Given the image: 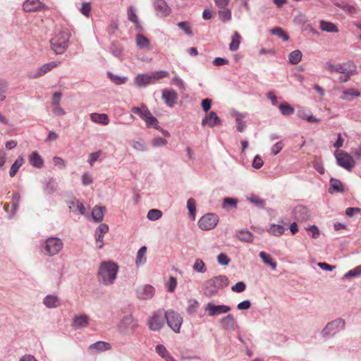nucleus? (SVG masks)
I'll list each match as a JSON object with an SVG mask.
<instances>
[{"label": "nucleus", "instance_id": "55", "mask_svg": "<svg viewBox=\"0 0 361 361\" xmlns=\"http://www.w3.org/2000/svg\"><path fill=\"white\" fill-rule=\"evenodd\" d=\"M189 305L187 308V312L189 314H192L195 313L197 310V308L199 307V302L197 300L195 299H190L188 301Z\"/></svg>", "mask_w": 361, "mask_h": 361}, {"label": "nucleus", "instance_id": "46", "mask_svg": "<svg viewBox=\"0 0 361 361\" xmlns=\"http://www.w3.org/2000/svg\"><path fill=\"white\" fill-rule=\"evenodd\" d=\"M187 209L189 211V216L192 219L195 218L196 213V202L193 198H190L187 201Z\"/></svg>", "mask_w": 361, "mask_h": 361}, {"label": "nucleus", "instance_id": "8", "mask_svg": "<svg viewBox=\"0 0 361 361\" xmlns=\"http://www.w3.org/2000/svg\"><path fill=\"white\" fill-rule=\"evenodd\" d=\"M164 317L169 326L175 332H179L183 323L181 316L174 311L169 310L164 312Z\"/></svg>", "mask_w": 361, "mask_h": 361}, {"label": "nucleus", "instance_id": "12", "mask_svg": "<svg viewBox=\"0 0 361 361\" xmlns=\"http://www.w3.org/2000/svg\"><path fill=\"white\" fill-rule=\"evenodd\" d=\"M164 312L158 311L154 313L149 322V328L154 331L161 329L164 324Z\"/></svg>", "mask_w": 361, "mask_h": 361}, {"label": "nucleus", "instance_id": "27", "mask_svg": "<svg viewBox=\"0 0 361 361\" xmlns=\"http://www.w3.org/2000/svg\"><path fill=\"white\" fill-rule=\"evenodd\" d=\"M106 212L105 207L95 206L92 211V217L95 222H100L104 219Z\"/></svg>", "mask_w": 361, "mask_h": 361}, {"label": "nucleus", "instance_id": "16", "mask_svg": "<svg viewBox=\"0 0 361 361\" xmlns=\"http://www.w3.org/2000/svg\"><path fill=\"white\" fill-rule=\"evenodd\" d=\"M161 98L168 106L172 107L176 104L178 94L173 90L164 89L162 90Z\"/></svg>", "mask_w": 361, "mask_h": 361}, {"label": "nucleus", "instance_id": "4", "mask_svg": "<svg viewBox=\"0 0 361 361\" xmlns=\"http://www.w3.org/2000/svg\"><path fill=\"white\" fill-rule=\"evenodd\" d=\"M69 38L68 32L66 31L59 32L50 40L51 49L56 54L64 53L68 47Z\"/></svg>", "mask_w": 361, "mask_h": 361}, {"label": "nucleus", "instance_id": "60", "mask_svg": "<svg viewBox=\"0 0 361 361\" xmlns=\"http://www.w3.org/2000/svg\"><path fill=\"white\" fill-rule=\"evenodd\" d=\"M102 154V150H98L95 152H92L89 155L88 163L92 166L95 161H98L101 155Z\"/></svg>", "mask_w": 361, "mask_h": 361}, {"label": "nucleus", "instance_id": "7", "mask_svg": "<svg viewBox=\"0 0 361 361\" xmlns=\"http://www.w3.org/2000/svg\"><path fill=\"white\" fill-rule=\"evenodd\" d=\"M335 157L336 158L337 163L340 166L348 171H352L355 162L349 154L343 150H337L335 152Z\"/></svg>", "mask_w": 361, "mask_h": 361}, {"label": "nucleus", "instance_id": "29", "mask_svg": "<svg viewBox=\"0 0 361 361\" xmlns=\"http://www.w3.org/2000/svg\"><path fill=\"white\" fill-rule=\"evenodd\" d=\"M68 207L70 210L73 213H78L80 214H85V207L78 200H74L69 202Z\"/></svg>", "mask_w": 361, "mask_h": 361}, {"label": "nucleus", "instance_id": "30", "mask_svg": "<svg viewBox=\"0 0 361 361\" xmlns=\"http://www.w3.org/2000/svg\"><path fill=\"white\" fill-rule=\"evenodd\" d=\"M29 161L32 166L40 169L44 165V161L41 156L37 152H33L29 157Z\"/></svg>", "mask_w": 361, "mask_h": 361}, {"label": "nucleus", "instance_id": "24", "mask_svg": "<svg viewBox=\"0 0 361 361\" xmlns=\"http://www.w3.org/2000/svg\"><path fill=\"white\" fill-rule=\"evenodd\" d=\"M111 348V344L104 341H97L90 345L89 350L94 353H101L110 350Z\"/></svg>", "mask_w": 361, "mask_h": 361}, {"label": "nucleus", "instance_id": "61", "mask_svg": "<svg viewBox=\"0 0 361 361\" xmlns=\"http://www.w3.org/2000/svg\"><path fill=\"white\" fill-rule=\"evenodd\" d=\"M361 276V265L356 267L355 268L348 271L345 275V278L349 277H357Z\"/></svg>", "mask_w": 361, "mask_h": 361}, {"label": "nucleus", "instance_id": "43", "mask_svg": "<svg viewBox=\"0 0 361 361\" xmlns=\"http://www.w3.org/2000/svg\"><path fill=\"white\" fill-rule=\"evenodd\" d=\"M302 52L300 50L293 51L289 54L288 61L291 64H298L302 59Z\"/></svg>", "mask_w": 361, "mask_h": 361}, {"label": "nucleus", "instance_id": "26", "mask_svg": "<svg viewBox=\"0 0 361 361\" xmlns=\"http://www.w3.org/2000/svg\"><path fill=\"white\" fill-rule=\"evenodd\" d=\"M135 83L136 86L139 87H146L147 85L152 84V78L150 74H138L135 78Z\"/></svg>", "mask_w": 361, "mask_h": 361}, {"label": "nucleus", "instance_id": "15", "mask_svg": "<svg viewBox=\"0 0 361 361\" xmlns=\"http://www.w3.org/2000/svg\"><path fill=\"white\" fill-rule=\"evenodd\" d=\"M154 288L149 285H144L140 286L136 290L138 298L141 300H149L154 296Z\"/></svg>", "mask_w": 361, "mask_h": 361}, {"label": "nucleus", "instance_id": "40", "mask_svg": "<svg viewBox=\"0 0 361 361\" xmlns=\"http://www.w3.org/2000/svg\"><path fill=\"white\" fill-rule=\"evenodd\" d=\"M320 28L323 31L329 32H338V29L336 25L331 22H326L324 20L320 21Z\"/></svg>", "mask_w": 361, "mask_h": 361}, {"label": "nucleus", "instance_id": "5", "mask_svg": "<svg viewBox=\"0 0 361 361\" xmlns=\"http://www.w3.org/2000/svg\"><path fill=\"white\" fill-rule=\"evenodd\" d=\"M137 321L132 314L125 315L118 324V331L124 335L132 334L137 328Z\"/></svg>", "mask_w": 361, "mask_h": 361}, {"label": "nucleus", "instance_id": "11", "mask_svg": "<svg viewBox=\"0 0 361 361\" xmlns=\"http://www.w3.org/2000/svg\"><path fill=\"white\" fill-rule=\"evenodd\" d=\"M231 310V307L224 305H214L209 302L204 307V311L210 317H215L221 314L227 313Z\"/></svg>", "mask_w": 361, "mask_h": 361}, {"label": "nucleus", "instance_id": "38", "mask_svg": "<svg viewBox=\"0 0 361 361\" xmlns=\"http://www.w3.org/2000/svg\"><path fill=\"white\" fill-rule=\"evenodd\" d=\"M135 43L140 49H148L150 45L149 40L141 34H138L135 37Z\"/></svg>", "mask_w": 361, "mask_h": 361}, {"label": "nucleus", "instance_id": "19", "mask_svg": "<svg viewBox=\"0 0 361 361\" xmlns=\"http://www.w3.org/2000/svg\"><path fill=\"white\" fill-rule=\"evenodd\" d=\"M153 4L155 10L161 16L166 17L171 13V8L165 0H153Z\"/></svg>", "mask_w": 361, "mask_h": 361}, {"label": "nucleus", "instance_id": "52", "mask_svg": "<svg viewBox=\"0 0 361 361\" xmlns=\"http://www.w3.org/2000/svg\"><path fill=\"white\" fill-rule=\"evenodd\" d=\"M272 35L277 36L281 39L283 42H286L289 39V36L284 32L281 27H275L272 29Z\"/></svg>", "mask_w": 361, "mask_h": 361}, {"label": "nucleus", "instance_id": "64", "mask_svg": "<svg viewBox=\"0 0 361 361\" xmlns=\"http://www.w3.org/2000/svg\"><path fill=\"white\" fill-rule=\"evenodd\" d=\"M82 183L84 186H87L92 183L93 178L89 172H85L82 176Z\"/></svg>", "mask_w": 361, "mask_h": 361}, {"label": "nucleus", "instance_id": "32", "mask_svg": "<svg viewBox=\"0 0 361 361\" xmlns=\"http://www.w3.org/2000/svg\"><path fill=\"white\" fill-rule=\"evenodd\" d=\"M128 18L135 24L137 30H141L142 27L138 20L137 16L136 15L135 8L132 6H129L128 8Z\"/></svg>", "mask_w": 361, "mask_h": 361}, {"label": "nucleus", "instance_id": "31", "mask_svg": "<svg viewBox=\"0 0 361 361\" xmlns=\"http://www.w3.org/2000/svg\"><path fill=\"white\" fill-rule=\"evenodd\" d=\"M221 324L226 329L233 330L235 327V321L233 315L228 314L221 319Z\"/></svg>", "mask_w": 361, "mask_h": 361}, {"label": "nucleus", "instance_id": "62", "mask_svg": "<svg viewBox=\"0 0 361 361\" xmlns=\"http://www.w3.org/2000/svg\"><path fill=\"white\" fill-rule=\"evenodd\" d=\"M247 200L259 208H263L264 207V201L255 195H252L250 197H248Z\"/></svg>", "mask_w": 361, "mask_h": 361}, {"label": "nucleus", "instance_id": "45", "mask_svg": "<svg viewBox=\"0 0 361 361\" xmlns=\"http://www.w3.org/2000/svg\"><path fill=\"white\" fill-rule=\"evenodd\" d=\"M108 76L114 83L118 85H123L128 80L127 77L116 75L111 72L108 73Z\"/></svg>", "mask_w": 361, "mask_h": 361}, {"label": "nucleus", "instance_id": "34", "mask_svg": "<svg viewBox=\"0 0 361 361\" xmlns=\"http://www.w3.org/2000/svg\"><path fill=\"white\" fill-rule=\"evenodd\" d=\"M131 112L133 114L138 115L142 120L147 117V115L149 112V110L145 104H142L140 106H133L131 108Z\"/></svg>", "mask_w": 361, "mask_h": 361}, {"label": "nucleus", "instance_id": "44", "mask_svg": "<svg viewBox=\"0 0 361 361\" xmlns=\"http://www.w3.org/2000/svg\"><path fill=\"white\" fill-rule=\"evenodd\" d=\"M192 269L194 271L204 274L207 271V267L204 262L201 259H197L195 262V264L192 266Z\"/></svg>", "mask_w": 361, "mask_h": 361}, {"label": "nucleus", "instance_id": "13", "mask_svg": "<svg viewBox=\"0 0 361 361\" xmlns=\"http://www.w3.org/2000/svg\"><path fill=\"white\" fill-rule=\"evenodd\" d=\"M47 8L39 0H26L23 5V11L25 12H35L39 10H45Z\"/></svg>", "mask_w": 361, "mask_h": 361}, {"label": "nucleus", "instance_id": "56", "mask_svg": "<svg viewBox=\"0 0 361 361\" xmlns=\"http://www.w3.org/2000/svg\"><path fill=\"white\" fill-rule=\"evenodd\" d=\"M20 201V194L18 192H14L13 195L12 201H11V204H12V207H13V213H12L11 217L12 216H13L15 214L16 212L17 211Z\"/></svg>", "mask_w": 361, "mask_h": 361}, {"label": "nucleus", "instance_id": "35", "mask_svg": "<svg viewBox=\"0 0 361 361\" xmlns=\"http://www.w3.org/2000/svg\"><path fill=\"white\" fill-rule=\"evenodd\" d=\"M91 120L97 123L107 125L109 123V117L105 114L92 113L90 114Z\"/></svg>", "mask_w": 361, "mask_h": 361}, {"label": "nucleus", "instance_id": "53", "mask_svg": "<svg viewBox=\"0 0 361 361\" xmlns=\"http://www.w3.org/2000/svg\"><path fill=\"white\" fill-rule=\"evenodd\" d=\"M238 204V200L235 198L226 197L223 201V208H236Z\"/></svg>", "mask_w": 361, "mask_h": 361}, {"label": "nucleus", "instance_id": "54", "mask_svg": "<svg viewBox=\"0 0 361 361\" xmlns=\"http://www.w3.org/2000/svg\"><path fill=\"white\" fill-rule=\"evenodd\" d=\"M219 16L223 21H228L231 19V11L227 7L224 8H219Z\"/></svg>", "mask_w": 361, "mask_h": 361}, {"label": "nucleus", "instance_id": "6", "mask_svg": "<svg viewBox=\"0 0 361 361\" xmlns=\"http://www.w3.org/2000/svg\"><path fill=\"white\" fill-rule=\"evenodd\" d=\"M324 68L327 71L330 73L336 72L345 75H353L356 71V66L352 62L337 64L327 62L325 64Z\"/></svg>", "mask_w": 361, "mask_h": 361}, {"label": "nucleus", "instance_id": "2", "mask_svg": "<svg viewBox=\"0 0 361 361\" xmlns=\"http://www.w3.org/2000/svg\"><path fill=\"white\" fill-rule=\"evenodd\" d=\"M229 280L227 276L219 275L206 281L203 285L204 295L207 298H212L218 292L228 285Z\"/></svg>", "mask_w": 361, "mask_h": 361}, {"label": "nucleus", "instance_id": "50", "mask_svg": "<svg viewBox=\"0 0 361 361\" xmlns=\"http://www.w3.org/2000/svg\"><path fill=\"white\" fill-rule=\"evenodd\" d=\"M130 145L136 151L145 152L147 150V148L142 140H132Z\"/></svg>", "mask_w": 361, "mask_h": 361}, {"label": "nucleus", "instance_id": "42", "mask_svg": "<svg viewBox=\"0 0 361 361\" xmlns=\"http://www.w3.org/2000/svg\"><path fill=\"white\" fill-rule=\"evenodd\" d=\"M23 163H24L23 158L22 157H19L15 161V162L12 164V166L11 167V169L9 171L10 176L13 177L18 172L19 168L23 164Z\"/></svg>", "mask_w": 361, "mask_h": 361}, {"label": "nucleus", "instance_id": "3", "mask_svg": "<svg viewBox=\"0 0 361 361\" xmlns=\"http://www.w3.org/2000/svg\"><path fill=\"white\" fill-rule=\"evenodd\" d=\"M63 243L58 237H49L44 240L42 244V252L44 255L53 257L59 253L63 249Z\"/></svg>", "mask_w": 361, "mask_h": 361}, {"label": "nucleus", "instance_id": "51", "mask_svg": "<svg viewBox=\"0 0 361 361\" xmlns=\"http://www.w3.org/2000/svg\"><path fill=\"white\" fill-rule=\"evenodd\" d=\"M162 216L161 210L157 209H150L147 215V217L150 221H157Z\"/></svg>", "mask_w": 361, "mask_h": 361}, {"label": "nucleus", "instance_id": "21", "mask_svg": "<svg viewBox=\"0 0 361 361\" xmlns=\"http://www.w3.org/2000/svg\"><path fill=\"white\" fill-rule=\"evenodd\" d=\"M360 96L361 93L357 89L348 88L342 91L340 99L343 101L350 102Z\"/></svg>", "mask_w": 361, "mask_h": 361}, {"label": "nucleus", "instance_id": "28", "mask_svg": "<svg viewBox=\"0 0 361 361\" xmlns=\"http://www.w3.org/2000/svg\"><path fill=\"white\" fill-rule=\"evenodd\" d=\"M235 237L245 243H251L253 240V235L247 230H240L235 233Z\"/></svg>", "mask_w": 361, "mask_h": 361}, {"label": "nucleus", "instance_id": "57", "mask_svg": "<svg viewBox=\"0 0 361 361\" xmlns=\"http://www.w3.org/2000/svg\"><path fill=\"white\" fill-rule=\"evenodd\" d=\"M8 82L4 80H0V101L6 99V92L8 90Z\"/></svg>", "mask_w": 361, "mask_h": 361}, {"label": "nucleus", "instance_id": "63", "mask_svg": "<svg viewBox=\"0 0 361 361\" xmlns=\"http://www.w3.org/2000/svg\"><path fill=\"white\" fill-rule=\"evenodd\" d=\"M167 144V140L161 137H154L152 140V145L154 147H164Z\"/></svg>", "mask_w": 361, "mask_h": 361}, {"label": "nucleus", "instance_id": "39", "mask_svg": "<svg viewBox=\"0 0 361 361\" xmlns=\"http://www.w3.org/2000/svg\"><path fill=\"white\" fill-rule=\"evenodd\" d=\"M144 121L146 123V126L147 128H154L156 129H159V127L158 126V120L157 118H155L149 111L148 114L147 115V117L144 118Z\"/></svg>", "mask_w": 361, "mask_h": 361}, {"label": "nucleus", "instance_id": "47", "mask_svg": "<svg viewBox=\"0 0 361 361\" xmlns=\"http://www.w3.org/2000/svg\"><path fill=\"white\" fill-rule=\"evenodd\" d=\"M111 53L116 57L120 58L122 55L123 47L118 42H113L110 47Z\"/></svg>", "mask_w": 361, "mask_h": 361}, {"label": "nucleus", "instance_id": "17", "mask_svg": "<svg viewBox=\"0 0 361 361\" xmlns=\"http://www.w3.org/2000/svg\"><path fill=\"white\" fill-rule=\"evenodd\" d=\"M221 119L217 116L216 112L211 111L209 114L206 115L202 120V126H207L210 128H213L216 126L221 125Z\"/></svg>", "mask_w": 361, "mask_h": 361}, {"label": "nucleus", "instance_id": "14", "mask_svg": "<svg viewBox=\"0 0 361 361\" xmlns=\"http://www.w3.org/2000/svg\"><path fill=\"white\" fill-rule=\"evenodd\" d=\"M109 227L106 224H101L95 230V240L96 245L99 249L104 246L103 238L104 235L109 231Z\"/></svg>", "mask_w": 361, "mask_h": 361}, {"label": "nucleus", "instance_id": "41", "mask_svg": "<svg viewBox=\"0 0 361 361\" xmlns=\"http://www.w3.org/2000/svg\"><path fill=\"white\" fill-rule=\"evenodd\" d=\"M240 43V35L238 32H235L232 36L231 42L229 44V49L232 51H236L239 48Z\"/></svg>", "mask_w": 361, "mask_h": 361}, {"label": "nucleus", "instance_id": "58", "mask_svg": "<svg viewBox=\"0 0 361 361\" xmlns=\"http://www.w3.org/2000/svg\"><path fill=\"white\" fill-rule=\"evenodd\" d=\"M56 183L52 180H49L45 184L44 190L47 194H51L56 191Z\"/></svg>", "mask_w": 361, "mask_h": 361}, {"label": "nucleus", "instance_id": "25", "mask_svg": "<svg viewBox=\"0 0 361 361\" xmlns=\"http://www.w3.org/2000/svg\"><path fill=\"white\" fill-rule=\"evenodd\" d=\"M43 304L47 308H56L61 305V301L59 297L56 295H47L43 299Z\"/></svg>", "mask_w": 361, "mask_h": 361}, {"label": "nucleus", "instance_id": "18", "mask_svg": "<svg viewBox=\"0 0 361 361\" xmlns=\"http://www.w3.org/2000/svg\"><path fill=\"white\" fill-rule=\"evenodd\" d=\"M272 105L277 106L281 114L283 116H290L295 111L294 108L287 102H281L278 104L275 96L272 95Z\"/></svg>", "mask_w": 361, "mask_h": 361}, {"label": "nucleus", "instance_id": "10", "mask_svg": "<svg viewBox=\"0 0 361 361\" xmlns=\"http://www.w3.org/2000/svg\"><path fill=\"white\" fill-rule=\"evenodd\" d=\"M219 217L216 214L208 213L204 215L198 221L199 227L205 231L214 228L218 224Z\"/></svg>", "mask_w": 361, "mask_h": 361}, {"label": "nucleus", "instance_id": "49", "mask_svg": "<svg viewBox=\"0 0 361 361\" xmlns=\"http://www.w3.org/2000/svg\"><path fill=\"white\" fill-rule=\"evenodd\" d=\"M156 353L163 359L166 360L171 355L164 345L159 344L155 348Z\"/></svg>", "mask_w": 361, "mask_h": 361}, {"label": "nucleus", "instance_id": "9", "mask_svg": "<svg viewBox=\"0 0 361 361\" xmlns=\"http://www.w3.org/2000/svg\"><path fill=\"white\" fill-rule=\"evenodd\" d=\"M345 322L343 319H337L331 322H329L324 330L322 331V335L324 336H334L341 330L345 329Z\"/></svg>", "mask_w": 361, "mask_h": 361}, {"label": "nucleus", "instance_id": "48", "mask_svg": "<svg viewBox=\"0 0 361 361\" xmlns=\"http://www.w3.org/2000/svg\"><path fill=\"white\" fill-rule=\"evenodd\" d=\"M169 73L166 71H154L150 73V77L152 78V82L154 83L157 80H159L163 78L168 77Z\"/></svg>", "mask_w": 361, "mask_h": 361}, {"label": "nucleus", "instance_id": "1", "mask_svg": "<svg viewBox=\"0 0 361 361\" xmlns=\"http://www.w3.org/2000/svg\"><path fill=\"white\" fill-rule=\"evenodd\" d=\"M118 269V265L113 261L102 262L97 272L98 281L104 286L112 285L117 278Z\"/></svg>", "mask_w": 361, "mask_h": 361}, {"label": "nucleus", "instance_id": "23", "mask_svg": "<svg viewBox=\"0 0 361 361\" xmlns=\"http://www.w3.org/2000/svg\"><path fill=\"white\" fill-rule=\"evenodd\" d=\"M58 63L55 61H51L47 63H45L40 66L35 72L30 76L33 78H39L40 76L44 75L47 72L50 71L52 68L57 66Z\"/></svg>", "mask_w": 361, "mask_h": 361}, {"label": "nucleus", "instance_id": "33", "mask_svg": "<svg viewBox=\"0 0 361 361\" xmlns=\"http://www.w3.org/2000/svg\"><path fill=\"white\" fill-rule=\"evenodd\" d=\"M331 187L329 189V192H343L345 188L343 183L338 179L331 178L330 180Z\"/></svg>", "mask_w": 361, "mask_h": 361}, {"label": "nucleus", "instance_id": "59", "mask_svg": "<svg viewBox=\"0 0 361 361\" xmlns=\"http://www.w3.org/2000/svg\"><path fill=\"white\" fill-rule=\"evenodd\" d=\"M177 25L185 32L187 35L191 36L192 35V32L191 27L190 26V23L188 21L180 22L177 24Z\"/></svg>", "mask_w": 361, "mask_h": 361}, {"label": "nucleus", "instance_id": "20", "mask_svg": "<svg viewBox=\"0 0 361 361\" xmlns=\"http://www.w3.org/2000/svg\"><path fill=\"white\" fill-rule=\"evenodd\" d=\"M90 318L86 314H79L75 316L73 320L72 326L75 329H81L88 326Z\"/></svg>", "mask_w": 361, "mask_h": 361}, {"label": "nucleus", "instance_id": "37", "mask_svg": "<svg viewBox=\"0 0 361 361\" xmlns=\"http://www.w3.org/2000/svg\"><path fill=\"white\" fill-rule=\"evenodd\" d=\"M146 253H147V247L146 246H142L138 250V251L137 252V255H136V259H135V264L137 266L142 265L146 262V261H147Z\"/></svg>", "mask_w": 361, "mask_h": 361}, {"label": "nucleus", "instance_id": "36", "mask_svg": "<svg viewBox=\"0 0 361 361\" xmlns=\"http://www.w3.org/2000/svg\"><path fill=\"white\" fill-rule=\"evenodd\" d=\"M232 115L235 117V122L237 124V130L239 132H243L245 128V123L243 121L245 115L236 111H233Z\"/></svg>", "mask_w": 361, "mask_h": 361}, {"label": "nucleus", "instance_id": "22", "mask_svg": "<svg viewBox=\"0 0 361 361\" xmlns=\"http://www.w3.org/2000/svg\"><path fill=\"white\" fill-rule=\"evenodd\" d=\"M295 218L298 221H307L310 214L308 209L304 206H298L294 209Z\"/></svg>", "mask_w": 361, "mask_h": 361}]
</instances>
